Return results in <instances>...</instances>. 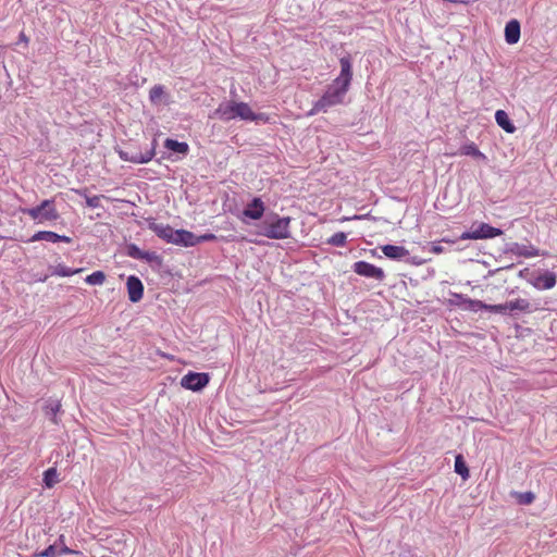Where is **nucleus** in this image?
Wrapping results in <instances>:
<instances>
[{"mask_svg":"<svg viewBox=\"0 0 557 557\" xmlns=\"http://www.w3.org/2000/svg\"><path fill=\"white\" fill-rule=\"evenodd\" d=\"M339 64L341 73L338 77L333 81L324 95L313 103L312 108L308 111L307 116H312L320 112H326L329 108L343 102L352 78L350 58H341Z\"/></svg>","mask_w":557,"mask_h":557,"instance_id":"1","label":"nucleus"},{"mask_svg":"<svg viewBox=\"0 0 557 557\" xmlns=\"http://www.w3.org/2000/svg\"><path fill=\"white\" fill-rule=\"evenodd\" d=\"M214 114L223 121H231L239 117L244 121H262L264 123L269 122V117L265 114L255 113L246 102L228 101L226 103H221L215 110Z\"/></svg>","mask_w":557,"mask_h":557,"instance_id":"2","label":"nucleus"},{"mask_svg":"<svg viewBox=\"0 0 557 557\" xmlns=\"http://www.w3.org/2000/svg\"><path fill=\"white\" fill-rule=\"evenodd\" d=\"M289 224V216L280 218L275 214L262 222L260 234L271 239H285L290 235Z\"/></svg>","mask_w":557,"mask_h":557,"instance_id":"3","label":"nucleus"},{"mask_svg":"<svg viewBox=\"0 0 557 557\" xmlns=\"http://www.w3.org/2000/svg\"><path fill=\"white\" fill-rule=\"evenodd\" d=\"M22 212L27 214L37 223L51 222L60 218L53 199H46L34 208L22 209Z\"/></svg>","mask_w":557,"mask_h":557,"instance_id":"4","label":"nucleus"},{"mask_svg":"<svg viewBox=\"0 0 557 557\" xmlns=\"http://www.w3.org/2000/svg\"><path fill=\"white\" fill-rule=\"evenodd\" d=\"M493 313L508 314L512 312L530 313L535 309L532 308L531 302L524 298H516L504 304L493 305L491 307Z\"/></svg>","mask_w":557,"mask_h":557,"instance_id":"5","label":"nucleus"},{"mask_svg":"<svg viewBox=\"0 0 557 557\" xmlns=\"http://www.w3.org/2000/svg\"><path fill=\"white\" fill-rule=\"evenodd\" d=\"M503 231L500 228L491 226L487 223H480L476 228H473L469 232H463L460 235L461 240L467 239H485V238H494L500 236Z\"/></svg>","mask_w":557,"mask_h":557,"instance_id":"6","label":"nucleus"},{"mask_svg":"<svg viewBox=\"0 0 557 557\" xmlns=\"http://www.w3.org/2000/svg\"><path fill=\"white\" fill-rule=\"evenodd\" d=\"M528 282L539 290L552 289L557 283V275L554 272H533Z\"/></svg>","mask_w":557,"mask_h":557,"instance_id":"7","label":"nucleus"},{"mask_svg":"<svg viewBox=\"0 0 557 557\" xmlns=\"http://www.w3.org/2000/svg\"><path fill=\"white\" fill-rule=\"evenodd\" d=\"M210 376L208 373L189 372L181 380L182 387L198 392L209 384Z\"/></svg>","mask_w":557,"mask_h":557,"instance_id":"8","label":"nucleus"},{"mask_svg":"<svg viewBox=\"0 0 557 557\" xmlns=\"http://www.w3.org/2000/svg\"><path fill=\"white\" fill-rule=\"evenodd\" d=\"M354 272L360 276L382 281L385 277L384 271L372 263L357 261L352 265Z\"/></svg>","mask_w":557,"mask_h":557,"instance_id":"9","label":"nucleus"},{"mask_svg":"<svg viewBox=\"0 0 557 557\" xmlns=\"http://www.w3.org/2000/svg\"><path fill=\"white\" fill-rule=\"evenodd\" d=\"M156 148H157V140L153 139L151 148L146 150L145 152L135 153V154H132L131 157H128V154L126 152H121L120 157L123 160L129 161L133 163H138V164L148 163L156 156Z\"/></svg>","mask_w":557,"mask_h":557,"instance_id":"10","label":"nucleus"},{"mask_svg":"<svg viewBox=\"0 0 557 557\" xmlns=\"http://www.w3.org/2000/svg\"><path fill=\"white\" fill-rule=\"evenodd\" d=\"M456 298L458 299L457 305L465 310H470V311H474V312H476L479 310H486V311L493 313V310L491 309V307H493V305L485 304L481 300L470 299L462 295H456Z\"/></svg>","mask_w":557,"mask_h":557,"instance_id":"11","label":"nucleus"},{"mask_svg":"<svg viewBox=\"0 0 557 557\" xmlns=\"http://www.w3.org/2000/svg\"><path fill=\"white\" fill-rule=\"evenodd\" d=\"M126 286L129 300L132 302H138L144 295V285L141 281L137 276L131 275L127 278Z\"/></svg>","mask_w":557,"mask_h":557,"instance_id":"12","label":"nucleus"},{"mask_svg":"<svg viewBox=\"0 0 557 557\" xmlns=\"http://www.w3.org/2000/svg\"><path fill=\"white\" fill-rule=\"evenodd\" d=\"M265 207L261 198H253L244 209L243 214L251 220H259L264 213Z\"/></svg>","mask_w":557,"mask_h":557,"instance_id":"13","label":"nucleus"},{"mask_svg":"<svg viewBox=\"0 0 557 557\" xmlns=\"http://www.w3.org/2000/svg\"><path fill=\"white\" fill-rule=\"evenodd\" d=\"M38 240H47V242H51V243L63 242V243L70 244L72 242V238L67 237L65 235H59L51 231H39V232L35 233L33 235V237L30 238V242H38Z\"/></svg>","mask_w":557,"mask_h":557,"instance_id":"14","label":"nucleus"},{"mask_svg":"<svg viewBox=\"0 0 557 557\" xmlns=\"http://www.w3.org/2000/svg\"><path fill=\"white\" fill-rule=\"evenodd\" d=\"M149 228L153 231L160 238L166 240L168 243L174 244L176 230H173L170 225L150 223Z\"/></svg>","mask_w":557,"mask_h":557,"instance_id":"15","label":"nucleus"},{"mask_svg":"<svg viewBox=\"0 0 557 557\" xmlns=\"http://www.w3.org/2000/svg\"><path fill=\"white\" fill-rule=\"evenodd\" d=\"M510 250L513 255L524 258L545 256V252H541L537 248H535L532 245L513 244Z\"/></svg>","mask_w":557,"mask_h":557,"instance_id":"16","label":"nucleus"},{"mask_svg":"<svg viewBox=\"0 0 557 557\" xmlns=\"http://www.w3.org/2000/svg\"><path fill=\"white\" fill-rule=\"evenodd\" d=\"M505 39L507 44L515 45L520 39V23L517 20L509 21L505 26Z\"/></svg>","mask_w":557,"mask_h":557,"instance_id":"17","label":"nucleus"},{"mask_svg":"<svg viewBox=\"0 0 557 557\" xmlns=\"http://www.w3.org/2000/svg\"><path fill=\"white\" fill-rule=\"evenodd\" d=\"M174 244L185 247L196 246L198 244V236L186 230H176Z\"/></svg>","mask_w":557,"mask_h":557,"instance_id":"18","label":"nucleus"},{"mask_svg":"<svg viewBox=\"0 0 557 557\" xmlns=\"http://www.w3.org/2000/svg\"><path fill=\"white\" fill-rule=\"evenodd\" d=\"M381 250L385 257L393 260H399L409 255V251L405 247L396 245H384L381 247Z\"/></svg>","mask_w":557,"mask_h":557,"instance_id":"19","label":"nucleus"},{"mask_svg":"<svg viewBox=\"0 0 557 557\" xmlns=\"http://www.w3.org/2000/svg\"><path fill=\"white\" fill-rule=\"evenodd\" d=\"M459 154L469 156V157H472L473 159H478V160H482V161L486 160V156L480 151V149L473 141L461 146L459 149Z\"/></svg>","mask_w":557,"mask_h":557,"instance_id":"20","label":"nucleus"},{"mask_svg":"<svg viewBox=\"0 0 557 557\" xmlns=\"http://www.w3.org/2000/svg\"><path fill=\"white\" fill-rule=\"evenodd\" d=\"M496 123L507 133H513L516 131L515 125L508 117V114L504 110H497L495 113Z\"/></svg>","mask_w":557,"mask_h":557,"instance_id":"21","label":"nucleus"},{"mask_svg":"<svg viewBox=\"0 0 557 557\" xmlns=\"http://www.w3.org/2000/svg\"><path fill=\"white\" fill-rule=\"evenodd\" d=\"M164 147L171 151L181 153V154H187L189 151V146L187 143L184 141H177L172 138H166L164 141Z\"/></svg>","mask_w":557,"mask_h":557,"instance_id":"22","label":"nucleus"},{"mask_svg":"<svg viewBox=\"0 0 557 557\" xmlns=\"http://www.w3.org/2000/svg\"><path fill=\"white\" fill-rule=\"evenodd\" d=\"M165 88L162 85H154L149 91V100L153 104H159L165 98Z\"/></svg>","mask_w":557,"mask_h":557,"instance_id":"23","label":"nucleus"},{"mask_svg":"<svg viewBox=\"0 0 557 557\" xmlns=\"http://www.w3.org/2000/svg\"><path fill=\"white\" fill-rule=\"evenodd\" d=\"M61 410L60 400H51L45 407V412L47 416L51 417V421L53 423H58L57 414Z\"/></svg>","mask_w":557,"mask_h":557,"instance_id":"24","label":"nucleus"},{"mask_svg":"<svg viewBox=\"0 0 557 557\" xmlns=\"http://www.w3.org/2000/svg\"><path fill=\"white\" fill-rule=\"evenodd\" d=\"M455 471H456V473L461 475V478L463 480H467L469 478V469H468V466L466 465L463 457L461 455L456 456Z\"/></svg>","mask_w":557,"mask_h":557,"instance_id":"25","label":"nucleus"},{"mask_svg":"<svg viewBox=\"0 0 557 557\" xmlns=\"http://www.w3.org/2000/svg\"><path fill=\"white\" fill-rule=\"evenodd\" d=\"M58 482V472L55 468H49L44 472V483L47 487H52Z\"/></svg>","mask_w":557,"mask_h":557,"instance_id":"26","label":"nucleus"},{"mask_svg":"<svg viewBox=\"0 0 557 557\" xmlns=\"http://www.w3.org/2000/svg\"><path fill=\"white\" fill-rule=\"evenodd\" d=\"M106 281V274L102 271H95L85 278L89 285H102Z\"/></svg>","mask_w":557,"mask_h":557,"instance_id":"27","label":"nucleus"},{"mask_svg":"<svg viewBox=\"0 0 557 557\" xmlns=\"http://www.w3.org/2000/svg\"><path fill=\"white\" fill-rule=\"evenodd\" d=\"M347 243V236L344 232H338L327 239V244L336 247H344Z\"/></svg>","mask_w":557,"mask_h":557,"instance_id":"28","label":"nucleus"},{"mask_svg":"<svg viewBox=\"0 0 557 557\" xmlns=\"http://www.w3.org/2000/svg\"><path fill=\"white\" fill-rule=\"evenodd\" d=\"M81 271H82V269H71L65 265L59 264L54 270V274H57L59 276H71V275L79 273Z\"/></svg>","mask_w":557,"mask_h":557,"instance_id":"29","label":"nucleus"},{"mask_svg":"<svg viewBox=\"0 0 557 557\" xmlns=\"http://www.w3.org/2000/svg\"><path fill=\"white\" fill-rule=\"evenodd\" d=\"M85 197H86V205L89 208H98V207H100L101 196H92V197L85 196Z\"/></svg>","mask_w":557,"mask_h":557,"instance_id":"30","label":"nucleus"},{"mask_svg":"<svg viewBox=\"0 0 557 557\" xmlns=\"http://www.w3.org/2000/svg\"><path fill=\"white\" fill-rule=\"evenodd\" d=\"M146 255L147 253L143 252L140 249H138L134 245L129 247V256L133 257V258L145 259Z\"/></svg>","mask_w":557,"mask_h":557,"instance_id":"31","label":"nucleus"},{"mask_svg":"<svg viewBox=\"0 0 557 557\" xmlns=\"http://www.w3.org/2000/svg\"><path fill=\"white\" fill-rule=\"evenodd\" d=\"M40 557H54L55 556V548L53 545L48 546L45 550L37 554Z\"/></svg>","mask_w":557,"mask_h":557,"instance_id":"32","label":"nucleus"},{"mask_svg":"<svg viewBox=\"0 0 557 557\" xmlns=\"http://www.w3.org/2000/svg\"><path fill=\"white\" fill-rule=\"evenodd\" d=\"M215 238H216V236L212 233L203 234V235L198 236V244L202 243V242H211V240H214Z\"/></svg>","mask_w":557,"mask_h":557,"instance_id":"33","label":"nucleus"},{"mask_svg":"<svg viewBox=\"0 0 557 557\" xmlns=\"http://www.w3.org/2000/svg\"><path fill=\"white\" fill-rule=\"evenodd\" d=\"M444 247H442L441 245L434 243L432 244L431 248H430V251L435 253V255H440V253H443L444 252Z\"/></svg>","mask_w":557,"mask_h":557,"instance_id":"34","label":"nucleus"},{"mask_svg":"<svg viewBox=\"0 0 557 557\" xmlns=\"http://www.w3.org/2000/svg\"><path fill=\"white\" fill-rule=\"evenodd\" d=\"M534 500V495L532 493H525L522 495L521 503L531 504Z\"/></svg>","mask_w":557,"mask_h":557,"instance_id":"35","label":"nucleus"},{"mask_svg":"<svg viewBox=\"0 0 557 557\" xmlns=\"http://www.w3.org/2000/svg\"><path fill=\"white\" fill-rule=\"evenodd\" d=\"M369 214H361V215H354V216H343L339 221L341 222H345V221H350V220H361V219H364L367 218Z\"/></svg>","mask_w":557,"mask_h":557,"instance_id":"36","label":"nucleus"},{"mask_svg":"<svg viewBox=\"0 0 557 557\" xmlns=\"http://www.w3.org/2000/svg\"><path fill=\"white\" fill-rule=\"evenodd\" d=\"M20 41H21V42H24L25 45H27V44L29 42V38L25 35V33H24V32H22V33L20 34Z\"/></svg>","mask_w":557,"mask_h":557,"instance_id":"37","label":"nucleus"},{"mask_svg":"<svg viewBox=\"0 0 557 557\" xmlns=\"http://www.w3.org/2000/svg\"><path fill=\"white\" fill-rule=\"evenodd\" d=\"M62 552H63V553H65V554H74V553H75L74 550H72V549H70V548H67V547H64V548L62 549Z\"/></svg>","mask_w":557,"mask_h":557,"instance_id":"38","label":"nucleus"},{"mask_svg":"<svg viewBox=\"0 0 557 557\" xmlns=\"http://www.w3.org/2000/svg\"><path fill=\"white\" fill-rule=\"evenodd\" d=\"M451 2H454V3H465V4L468 3V1H463V0H451Z\"/></svg>","mask_w":557,"mask_h":557,"instance_id":"39","label":"nucleus"},{"mask_svg":"<svg viewBox=\"0 0 557 557\" xmlns=\"http://www.w3.org/2000/svg\"><path fill=\"white\" fill-rule=\"evenodd\" d=\"M443 242H445V243H454V240H451V239H443Z\"/></svg>","mask_w":557,"mask_h":557,"instance_id":"40","label":"nucleus"},{"mask_svg":"<svg viewBox=\"0 0 557 557\" xmlns=\"http://www.w3.org/2000/svg\"><path fill=\"white\" fill-rule=\"evenodd\" d=\"M527 271H528V269H524V270L520 271V276H522L523 273L527 272Z\"/></svg>","mask_w":557,"mask_h":557,"instance_id":"41","label":"nucleus"}]
</instances>
